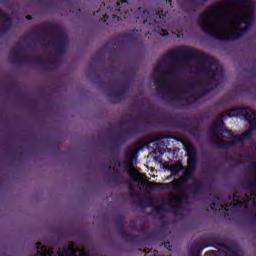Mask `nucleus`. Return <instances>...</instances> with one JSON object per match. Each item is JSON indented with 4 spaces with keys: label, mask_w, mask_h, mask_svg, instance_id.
<instances>
[{
    "label": "nucleus",
    "mask_w": 256,
    "mask_h": 256,
    "mask_svg": "<svg viewBox=\"0 0 256 256\" xmlns=\"http://www.w3.org/2000/svg\"><path fill=\"white\" fill-rule=\"evenodd\" d=\"M253 21V0H241L236 6L230 3L212 6L199 18L202 30L216 39H239Z\"/></svg>",
    "instance_id": "obj_1"
},
{
    "label": "nucleus",
    "mask_w": 256,
    "mask_h": 256,
    "mask_svg": "<svg viewBox=\"0 0 256 256\" xmlns=\"http://www.w3.org/2000/svg\"><path fill=\"white\" fill-rule=\"evenodd\" d=\"M228 117H245L246 121H248L250 125V129L247 130L245 133L242 135H233V132L231 131H226L227 135H229V141L225 140L221 136V131H223V118L219 117L217 118L211 129H210V135L217 143V145H220L222 147H229V143H235L236 141H243V139H247L251 137V134L253 131H256V113L250 108H235L230 110L227 113Z\"/></svg>",
    "instance_id": "obj_2"
},
{
    "label": "nucleus",
    "mask_w": 256,
    "mask_h": 256,
    "mask_svg": "<svg viewBox=\"0 0 256 256\" xmlns=\"http://www.w3.org/2000/svg\"><path fill=\"white\" fill-rule=\"evenodd\" d=\"M153 79L158 87L162 91L171 93L176 101H189L191 93L189 89L179 83L175 79V73L165 68L162 64H159L153 72Z\"/></svg>",
    "instance_id": "obj_3"
},
{
    "label": "nucleus",
    "mask_w": 256,
    "mask_h": 256,
    "mask_svg": "<svg viewBox=\"0 0 256 256\" xmlns=\"http://www.w3.org/2000/svg\"><path fill=\"white\" fill-rule=\"evenodd\" d=\"M232 207H244V209H247V207H256V194L251 193L249 195H245L241 198V201H234L230 204Z\"/></svg>",
    "instance_id": "obj_4"
},
{
    "label": "nucleus",
    "mask_w": 256,
    "mask_h": 256,
    "mask_svg": "<svg viewBox=\"0 0 256 256\" xmlns=\"http://www.w3.org/2000/svg\"><path fill=\"white\" fill-rule=\"evenodd\" d=\"M180 57L177 59L178 65H183L187 59H193L197 55V51L193 49L180 48L179 49Z\"/></svg>",
    "instance_id": "obj_5"
},
{
    "label": "nucleus",
    "mask_w": 256,
    "mask_h": 256,
    "mask_svg": "<svg viewBox=\"0 0 256 256\" xmlns=\"http://www.w3.org/2000/svg\"><path fill=\"white\" fill-rule=\"evenodd\" d=\"M59 256H89V254H87L85 248L80 249L77 254V252H75V244L71 243L67 249L59 253Z\"/></svg>",
    "instance_id": "obj_6"
},
{
    "label": "nucleus",
    "mask_w": 256,
    "mask_h": 256,
    "mask_svg": "<svg viewBox=\"0 0 256 256\" xmlns=\"http://www.w3.org/2000/svg\"><path fill=\"white\" fill-rule=\"evenodd\" d=\"M182 203H187L186 194H182L181 196L172 195L168 198L169 207H181Z\"/></svg>",
    "instance_id": "obj_7"
},
{
    "label": "nucleus",
    "mask_w": 256,
    "mask_h": 256,
    "mask_svg": "<svg viewBox=\"0 0 256 256\" xmlns=\"http://www.w3.org/2000/svg\"><path fill=\"white\" fill-rule=\"evenodd\" d=\"M129 173L133 183H137V181H139L140 186L145 183V174L139 173V171H137L132 166L129 168Z\"/></svg>",
    "instance_id": "obj_8"
},
{
    "label": "nucleus",
    "mask_w": 256,
    "mask_h": 256,
    "mask_svg": "<svg viewBox=\"0 0 256 256\" xmlns=\"http://www.w3.org/2000/svg\"><path fill=\"white\" fill-rule=\"evenodd\" d=\"M208 75H211L212 77H217V75H222L223 68L219 64H212L210 66V70L207 71Z\"/></svg>",
    "instance_id": "obj_9"
},
{
    "label": "nucleus",
    "mask_w": 256,
    "mask_h": 256,
    "mask_svg": "<svg viewBox=\"0 0 256 256\" xmlns=\"http://www.w3.org/2000/svg\"><path fill=\"white\" fill-rule=\"evenodd\" d=\"M37 245V249L41 248L43 251H38L37 255L40 256H52L53 252L51 250L46 249L45 247H43V245L41 244V242L36 243Z\"/></svg>",
    "instance_id": "obj_10"
},
{
    "label": "nucleus",
    "mask_w": 256,
    "mask_h": 256,
    "mask_svg": "<svg viewBox=\"0 0 256 256\" xmlns=\"http://www.w3.org/2000/svg\"><path fill=\"white\" fill-rule=\"evenodd\" d=\"M199 187V180L194 179L192 185L190 186V189L193 191V193H197V191H199Z\"/></svg>",
    "instance_id": "obj_11"
},
{
    "label": "nucleus",
    "mask_w": 256,
    "mask_h": 256,
    "mask_svg": "<svg viewBox=\"0 0 256 256\" xmlns=\"http://www.w3.org/2000/svg\"><path fill=\"white\" fill-rule=\"evenodd\" d=\"M173 171H175V169L177 170V171H181V163H176L175 164V166H173Z\"/></svg>",
    "instance_id": "obj_12"
},
{
    "label": "nucleus",
    "mask_w": 256,
    "mask_h": 256,
    "mask_svg": "<svg viewBox=\"0 0 256 256\" xmlns=\"http://www.w3.org/2000/svg\"><path fill=\"white\" fill-rule=\"evenodd\" d=\"M0 19H2V21H5L6 16L5 14H3V12L0 10Z\"/></svg>",
    "instance_id": "obj_13"
},
{
    "label": "nucleus",
    "mask_w": 256,
    "mask_h": 256,
    "mask_svg": "<svg viewBox=\"0 0 256 256\" xmlns=\"http://www.w3.org/2000/svg\"><path fill=\"white\" fill-rule=\"evenodd\" d=\"M158 211H165V209L163 208V206H160Z\"/></svg>",
    "instance_id": "obj_14"
},
{
    "label": "nucleus",
    "mask_w": 256,
    "mask_h": 256,
    "mask_svg": "<svg viewBox=\"0 0 256 256\" xmlns=\"http://www.w3.org/2000/svg\"><path fill=\"white\" fill-rule=\"evenodd\" d=\"M129 188H130V191H133V186L131 184H130Z\"/></svg>",
    "instance_id": "obj_15"
},
{
    "label": "nucleus",
    "mask_w": 256,
    "mask_h": 256,
    "mask_svg": "<svg viewBox=\"0 0 256 256\" xmlns=\"http://www.w3.org/2000/svg\"><path fill=\"white\" fill-rule=\"evenodd\" d=\"M163 36L165 37V35H168V33L166 31H163Z\"/></svg>",
    "instance_id": "obj_16"
},
{
    "label": "nucleus",
    "mask_w": 256,
    "mask_h": 256,
    "mask_svg": "<svg viewBox=\"0 0 256 256\" xmlns=\"http://www.w3.org/2000/svg\"><path fill=\"white\" fill-rule=\"evenodd\" d=\"M26 19H31V16H27Z\"/></svg>",
    "instance_id": "obj_17"
},
{
    "label": "nucleus",
    "mask_w": 256,
    "mask_h": 256,
    "mask_svg": "<svg viewBox=\"0 0 256 256\" xmlns=\"http://www.w3.org/2000/svg\"><path fill=\"white\" fill-rule=\"evenodd\" d=\"M167 179H171V177H168Z\"/></svg>",
    "instance_id": "obj_18"
}]
</instances>
